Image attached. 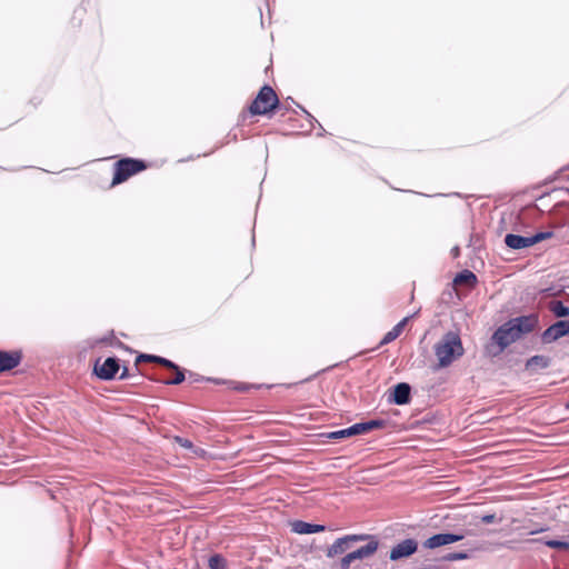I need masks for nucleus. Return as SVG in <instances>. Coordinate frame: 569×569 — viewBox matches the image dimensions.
Returning a JSON list of instances; mask_svg holds the SVG:
<instances>
[{
    "instance_id": "obj_1",
    "label": "nucleus",
    "mask_w": 569,
    "mask_h": 569,
    "mask_svg": "<svg viewBox=\"0 0 569 569\" xmlns=\"http://www.w3.org/2000/svg\"><path fill=\"white\" fill-rule=\"evenodd\" d=\"M537 315H528L512 318L501 325L492 335V341L499 347V351L519 340L522 336L533 331L538 326Z\"/></svg>"
},
{
    "instance_id": "obj_2",
    "label": "nucleus",
    "mask_w": 569,
    "mask_h": 569,
    "mask_svg": "<svg viewBox=\"0 0 569 569\" xmlns=\"http://www.w3.org/2000/svg\"><path fill=\"white\" fill-rule=\"evenodd\" d=\"M438 368H447L463 356L465 349L458 333L449 331L433 347Z\"/></svg>"
},
{
    "instance_id": "obj_3",
    "label": "nucleus",
    "mask_w": 569,
    "mask_h": 569,
    "mask_svg": "<svg viewBox=\"0 0 569 569\" xmlns=\"http://www.w3.org/2000/svg\"><path fill=\"white\" fill-rule=\"evenodd\" d=\"M279 100L274 92V90L269 86H263L256 99L249 107V112L251 114H267L268 112L276 109Z\"/></svg>"
},
{
    "instance_id": "obj_4",
    "label": "nucleus",
    "mask_w": 569,
    "mask_h": 569,
    "mask_svg": "<svg viewBox=\"0 0 569 569\" xmlns=\"http://www.w3.org/2000/svg\"><path fill=\"white\" fill-rule=\"evenodd\" d=\"M146 169V163L141 160L126 158L114 163V173L112 186L120 184L133 174Z\"/></svg>"
},
{
    "instance_id": "obj_5",
    "label": "nucleus",
    "mask_w": 569,
    "mask_h": 569,
    "mask_svg": "<svg viewBox=\"0 0 569 569\" xmlns=\"http://www.w3.org/2000/svg\"><path fill=\"white\" fill-rule=\"evenodd\" d=\"M370 541L360 548H358L355 551H351L347 553L345 557L340 560V568L341 569H349L351 563L356 560H362L365 558H368L372 556L378 550V541L370 536Z\"/></svg>"
},
{
    "instance_id": "obj_6",
    "label": "nucleus",
    "mask_w": 569,
    "mask_h": 569,
    "mask_svg": "<svg viewBox=\"0 0 569 569\" xmlns=\"http://www.w3.org/2000/svg\"><path fill=\"white\" fill-rule=\"evenodd\" d=\"M370 538L369 535H347L345 537L338 538L328 549L327 557L335 558L338 555H342L348 549H350L353 542L365 541Z\"/></svg>"
},
{
    "instance_id": "obj_7",
    "label": "nucleus",
    "mask_w": 569,
    "mask_h": 569,
    "mask_svg": "<svg viewBox=\"0 0 569 569\" xmlns=\"http://www.w3.org/2000/svg\"><path fill=\"white\" fill-rule=\"evenodd\" d=\"M565 336H569V321L559 320L542 332L541 340L543 343H551Z\"/></svg>"
},
{
    "instance_id": "obj_8",
    "label": "nucleus",
    "mask_w": 569,
    "mask_h": 569,
    "mask_svg": "<svg viewBox=\"0 0 569 569\" xmlns=\"http://www.w3.org/2000/svg\"><path fill=\"white\" fill-rule=\"evenodd\" d=\"M418 549V542L415 539H405L397 543L390 551V560L397 561L413 555Z\"/></svg>"
},
{
    "instance_id": "obj_9",
    "label": "nucleus",
    "mask_w": 569,
    "mask_h": 569,
    "mask_svg": "<svg viewBox=\"0 0 569 569\" xmlns=\"http://www.w3.org/2000/svg\"><path fill=\"white\" fill-rule=\"evenodd\" d=\"M120 366L118 359L116 358H107L101 365L97 362L94 365V373L103 380H111L116 377L119 371Z\"/></svg>"
},
{
    "instance_id": "obj_10",
    "label": "nucleus",
    "mask_w": 569,
    "mask_h": 569,
    "mask_svg": "<svg viewBox=\"0 0 569 569\" xmlns=\"http://www.w3.org/2000/svg\"><path fill=\"white\" fill-rule=\"evenodd\" d=\"M463 539V535L456 533H438L428 538L423 542V547L428 549H436L446 545H450Z\"/></svg>"
},
{
    "instance_id": "obj_11",
    "label": "nucleus",
    "mask_w": 569,
    "mask_h": 569,
    "mask_svg": "<svg viewBox=\"0 0 569 569\" xmlns=\"http://www.w3.org/2000/svg\"><path fill=\"white\" fill-rule=\"evenodd\" d=\"M21 361V355L18 351L8 352L0 350V372L16 368Z\"/></svg>"
},
{
    "instance_id": "obj_12",
    "label": "nucleus",
    "mask_w": 569,
    "mask_h": 569,
    "mask_svg": "<svg viewBox=\"0 0 569 569\" xmlns=\"http://www.w3.org/2000/svg\"><path fill=\"white\" fill-rule=\"evenodd\" d=\"M292 531L299 535H310L325 531L326 527L322 525H313L302 520H296L291 523Z\"/></svg>"
},
{
    "instance_id": "obj_13",
    "label": "nucleus",
    "mask_w": 569,
    "mask_h": 569,
    "mask_svg": "<svg viewBox=\"0 0 569 569\" xmlns=\"http://www.w3.org/2000/svg\"><path fill=\"white\" fill-rule=\"evenodd\" d=\"M505 243L507 244V247L515 250H520L532 246L531 237H523L513 233H508L505 237Z\"/></svg>"
},
{
    "instance_id": "obj_14",
    "label": "nucleus",
    "mask_w": 569,
    "mask_h": 569,
    "mask_svg": "<svg viewBox=\"0 0 569 569\" xmlns=\"http://www.w3.org/2000/svg\"><path fill=\"white\" fill-rule=\"evenodd\" d=\"M411 388L406 382H400L395 386L392 400L396 405H406L410 401Z\"/></svg>"
},
{
    "instance_id": "obj_15",
    "label": "nucleus",
    "mask_w": 569,
    "mask_h": 569,
    "mask_svg": "<svg viewBox=\"0 0 569 569\" xmlns=\"http://www.w3.org/2000/svg\"><path fill=\"white\" fill-rule=\"evenodd\" d=\"M408 319H409V317L403 318L390 331H388L383 336L380 345H388V343L392 342L393 340H396L401 335V332H402V330H403Z\"/></svg>"
},
{
    "instance_id": "obj_16",
    "label": "nucleus",
    "mask_w": 569,
    "mask_h": 569,
    "mask_svg": "<svg viewBox=\"0 0 569 569\" xmlns=\"http://www.w3.org/2000/svg\"><path fill=\"white\" fill-rule=\"evenodd\" d=\"M550 365V358L541 355L532 356L526 362L528 370L546 369Z\"/></svg>"
},
{
    "instance_id": "obj_17",
    "label": "nucleus",
    "mask_w": 569,
    "mask_h": 569,
    "mask_svg": "<svg viewBox=\"0 0 569 569\" xmlns=\"http://www.w3.org/2000/svg\"><path fill=\"white\" fill-rule=\"evenodd\" d=\"M549 310L558 318H565L569 316V307L563 305L560 300H551L549 302Z\"/></svg>"
},
{
    "instance_id": "obj_18",
    "label": "nucleus",
    "mask_w": 569,
    "mask_h": 569,
    "mask_svg": "<svg viewBox=\"0 0 569 569\" xmlns=\"http://www.w3.org/2000/svg\"><path fill=\"white\" fill-rule=\"evenodd\" d=\"M137 361H153L154 363H160L167 368H170V369H177V365L173 363L172 361L166 359V358H162V357H158V356H151V355H140L138 358H137Z\"/></svg>"
},
{
    "instance_id": "obj_19",
    "label": "nucleus",
    "mask_w": 569,
    "mask_h": 569,
    "mask_svg": "<svg viewBox=\"0 0 569 569\" xmlns=\"http://www.w3.org/2000/svg\"><path fill=\"white\" fill-rule=\"evenodd\" d=\"M477 282V277L473 272L469 270H463L462 272L458 273L455 278L456 284H467V286H473Z\"/></svg>"
},
{
    "instance_id": "obj_20",
    "label": "nucleus",
    "mask_w": 569,
    "mask_h": 569,
    "mask_svg": "<svg viewBox=\"0 0 569 569\" xmlns=\"http://www.w3.org/2000/svg\"><path fill=\"white\" fill-rule=\"evenodd\" d=\"M208 566L210 569H224L226 559L220 555H213L209 558Z\"/></svg>"
},
{
    "instance_id": "obj_21",
    "label": "nucleus",
    "mask_w": 569,
    "mask_h": 569,
    "mask_svg": "<svg viewBox=\"0 0 569 569\" xmlns=\"http://www.w3.org/2000/svg\"><path fill=\"white\" fill-rule=\"evenodd\" d=\"M545 545L547 547L553 548V549H560V550H567L569 549V542L563 540H546Z\"/></svg>"
},
{
    "instance_id": "obj_22",
    "label": "nucleus",
    "mask_w": 569,
    "mask_h": 569,
    "mask_svg": "<svg viewBox=\"0 0 569 569\" xmlns=\"http://www.w3.org/2000/svg\"><path fill=\"white\" fill-rule=\"evenodd\" d=\"M552 236L553 233L551 231L537 232L536 234L531 236L532 246L542 240L550 239Z\"/></svg>"
},
{
    "instance_id": "obj_23",
    "label": "nucleus",
    "mask_w": 569,
    "mask_h": 569,
    "mask_svg": "<svg viewBox=\"0 0 569 569\" xmlns=\"http://www.w3.org/2000/svg\"><path fill=\"white\" fill-rule=\"evenodd\" d=\"M176 370V376L173 379H170V380H166L164 383L166 385H179L181 383L183 380H184V373L183 371H181L179 369V367L177 366V369Z\"/></svg>"
},
{
    "instance_id": "obj_24",
    "label": "nucleus",
    "mask_w": 569,
    "mask_h": 569,
    "mask_svg": "<svg viewBox=\"0 0 569 569\" xmlns=\"http://www.w3.org/2000/svg\"><path fill=\"white\" fill-rule=\"evenodd\" d=\"M468 555L466 552H450L448 553L445 559L449 561H456V560H463L467 559Z\"/></svg>"
},
{
    "instance_id": "obj_25",
    "label": "nucleus",
    "mask_w": 569,
    "mask_h": 569,
    "mask_svg": "<svg viewBox=\"0 0 569 569\" xmlns=\"http://www.w3.org/2000/svg\"><path fill=\"white\" fill-rule=\"evenodd\" d=\"M345 432H346L345 429H341V430H338V431L328 432L326 435V437L328 439H331V440L343 439V438H347Z\"/></svg>"
},
{
    "instance_id": "obj_26",
    "label": "nucleus",
    "mask_w": 569,
    "mask_h": 569,
    "mask_svg": "<svg viewBox=\"0 0 569 569\" xmlns=\"http://www.w3.org/2000/svg\"><path fill=\"white\" fill-rule=\"evenodd\" d=\"M367 423H368L369 431H371L373 429L382 428L385 426L383 420H369V421H367Z\"/></svg>"
},
{
    "instance_id": "obj_27",
    "label": "nucleus",
    "mask_w": 569,
    "mask_h": 569,
    "mask_svg": "<svg viewBox=\"0 0 569 569\" xmlns=\"http://www.w3.org/2000/svg\"><path fill=\"white\" fill-rule=\"evenodd\" d=\"M355 426H356L357 435H362V433L369 432L367 421L366 422L355 423Z\"/></svg>"
},
{
    "instance_id": "obj_28",
    "label": "nucleus",
    "mask_w": 569,
    "mask_h": 569,
    "mask_svg": "<svg viewBox=\"0 0 569 569\" xmlns=\"http://www.w3.org/2000/svg\"><path fill=\"white\" fill-rule=\"evenodd\" d=\"M176 441L183 448L186 449H192L193 448V445L190 440L188 439H184V438H181V437H176Z\"/></svg>"
},
{
    "instance_id": "obj_29",
    "label": "nucleus",
    "mask_w": 569,
    "mask_h": 569,
    "mask_svg": "<svg viewBox=\"0 0 569 569\" xmlns=\"http://www.w3.org/2000/svg\"><path fill=\"white\" fill-rule=\"evenodd\" d=\"M495 520H496V516L495 515H485V516L481 517V521L483 523H492Z\"/></svg>"
},
{
    "instance_id": "obj_30",
    "label": "nucleus",
    "mask_w": 569,
    "mask_h": 569,
    "mask_svg": "<svg viewBox=\"0 0 569 569\" xmlns=\"http://www.w3.org/2000/svg\"><path fill=\"white\" fill-rule=\"evenodd\" d=\"M345 431H346L345 433H346L347 438L357 435V430H356V426L355 425L346 428Z\"/></svg>"
},
{
    "instance_id": "obj_31",
    "label": "nucleus",
    "mask_w": 569,
    "mask_h": 569,
    "mask_svg": "<svg viewBox=\"0 0 569 569\" xmlns=\"http://www.w3.org/2000/svg\"><path fill=\"white\" fill-rule=\"evenodd\" d=\"M128 377H129L128 368H126V367H124V368L122 369V371H121L120 376H119V379H120V380H124V379H127Z\"/></svg>"
},
{
    "instance_id": "obj_32",
    "label": "nucleus",
    "mask_w": 569,
    "mask_h": 569,
    "mask_svg": "<svg viewBox=\"0 0 569 569\" xmlns=\"http://www.w3.org/2000/svg\"><path fill=\"white\" fill-rule=\"evenodd\" d=\"M543 530H545L543 528H538V529L531 530L529 533L533 535V533L542 532Z\"/></svg>"
},
{
    "instance_id": "obj_33",
    "label": "nucleus",
    "mask_w": 569,
    "mask_h": 569,
    "mask_svg": "<svg viewBox=\"0 0 569 569\" xmlns=\"http://www.w3.org/2000/svg\"><path fill=\"white\" fill-rule=\"evenodd\" d=\"M453 253H455V254H457V253H458V248H455Z\"/></svg>"
},
{
    "instance_id": "obj_34",
    "label": "nucleus",
    "mask_w": 569,
    "mask_h": 569,
    "mask_svg": "<svg viewBox=\"0 0 569 569\" xmlns=\"http://www.w3.org/2000/svg\"><path fill=\"white\" fill-rule=\"evenodd\" d=\"M567 408L569 409V402L567 403Z\"/></svg>"
}]
</instances>
